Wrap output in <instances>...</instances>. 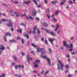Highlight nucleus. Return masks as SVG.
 I'll return each instance as SVG.
<instances>
[{"mask_svg": "<svg viewBox=\"0 0 77 77\" xmlns=\"http://www.w3.org/2000/svg\"><path fill=\"white\" fill-rule=\"evenodd\" d=\"M36 49L37 51H41L42 54L45 53V52L44 51V48H40V47H38L36 48Z\"/></svg>", "mask_w": 77, "mask_h": 77, "instance_id": "1", "label": "nucleus"}, {"mask_svg": "<svg viewBox=\"0 0 77 77\" xmlns=\"http://www.w3.org/2000/svg\"><path fill=\"white\" fill-rule=\"evenodd\" d=\"M63 45L65 47H67V48H72L73 46L72 45V44H70V46H69L67 45L66 44V42L65 41H63Z\"/></svg>", "mask_w": 77, "mask_h": 77, "instance_id": "2", "label": "nucleus"}, {"mask_svg": "<svg viewBox=\"0 0 77 77\" xmlns=\"http://www.w3.org/2000/svg\"><path fill=\"white\" fill-rule=\"evenodd\" d=\"M42 57L43 58H44V59H47V61L48 63V65H49V66H50V65H51V62H50V59L48 57H47V56H42Z\"/></svg>", "mask_w": 77, "mask_h": 77, "instance_id": "3", "label": "nucleus"}, {"mask_svg": "<svg viewBox=\"0 0 77 77\" xmlns=\"http://www.w3.org/2000/svg\"><path fill=\"white\" fill-rule=\"evenodd\" d=\"M8 21L9 22V23H7L6 24V25L8 27H12L13 26V23L11 21V20H9Z\"/></svg>", "mask_w": 77, "mask_h": 77, "instance_id": "4", "label": "nucleus"}, {"mask_svg": "<svg viewBox=\"0 0 77 77\" xmlns=\"http://www.w3.org/2000/svg\"><path fill=\"white\" fill-rule=\"evenodd\" d=\"M26 58L27 59V61L29 62V64H30V60H31L32 61V58H30V56L29 55H28L26 56Z\"/></svg>", "mask_w": 77, "mask_h": 77, "instance_id": "5", "label": "nucleus"}, {"mask_svg": "<svg viewBox=\"0 0 77 77\" xmlns=\"http://www.w3.org/2000/svg\"><path fill=\"white\" fill-rule=\"evenodd\" d=\"M26 19L27 20H31L32 21L34 20V18L32 17L31 16H29L28 17L27 16H26Z\"/></svg>", "mask_w": 77, "mask_h": 77, "instance_id": "6", "label": "nucleus"}, {"mask_svg": "<svg viewBox=\"0 0 77 77\" xmlns=\"http://www.w3.org/2000/svg\"><path fill=\"white\" fill-rule=\"evenodd\" d=\"M37 30V26H35L33 28V30L32 31L33 34H36V30Z\"/></svg>", "mask_w": 77, "mask_h": 77, "instance_id": "7", "label": "nucleus"}, {"mask_svg": "<svg viewBox=\"0 0 77 77\" xmlns=\"http://www.w3.org/2000/svg\"><path fill=\"white\" fill-rule=\"evenodd\" d=\"M58 62H59V63L60 65L61 68V71H63V66L64 65L63 64L61 63L60 61L59 60H58Z\"/></svg>", "mask_w": 77, "mask_h": 77, "instance_id": "8", "label": "nucleus"}, {"mask_svg": "<svg viewBox=\"0 0 77 77\" xmlns=\"http://www.w3.org/2000/svg\"><path fill=\"white\" fill-rule=\"evenodd\" d=\"M31 12L32 13L33 15L34 16H36V11L35 10H34L32 11H31Z\"/></svg>", "mask_w": 77, "mask_h": 77, "instance_id": "9", "label": "nucleus"}, {"mask_svg": "<svg viewBox=\"0 0 77 77\" xmlns=\"http://www.w3.org/2000/svg\"><path fill=\"white\" fill-rule=\"evenodd\" d=\"M0 50H5V46L3 45H0Z\"/></svg>", "mask_w": 77, "mask_h": 77, "instance_id": "10", "label": "nucleus"}, {"mask_svg": "<svg viewBox=\"0 0 77 77\" xmlns=\"http://www.w3.org/2000/svg\"><path fill=\"white\" fill-rule=\"evenodd\" d=\"M15 69H17V68H21V66L20 65H16L15 66Z\"/></svg>", "mask_w": 77, "mask_h": 77, "instance_id": "11", "label": "nucleus"}, {"mask_svg": "<svg viewBox=\"0 0 77 77\" xmlns=\"http://www.w3.org/2000/svg\"><path fill=\"white\" fill-rule=\"evenodd\" d=\"M9 42H17V40L14 39L10 40Z\"/></svg>", "mask_w": 77, "mask_h": 77, "instance_id": "12", "label": "nucleus"}, {"mask_svg": "<svg viewBox=\"0 0 77 77\" xmlns=\"http://www.w3.org/2000/svg\"><path fill=\"white\" fill-rule=\"evenodd\" d=\"M48 39H49V41L50 42H53V41H54V40H56V39L55 38H52V39H51L50 38H49Z\"/></svg>", "mask_w": 77, "mask_h": 77, "instance_id": "13", "label": "nucleus"}, {"mask_svg": "<svg viewBox=\"0 0 77 77\" xmlns=\"http://www.w3.org/2000/svg\"><path fill=\"white\" fill-rule=\"evenodd\" d=\"M40 62V61L39 60H37L35 62L33 63H35V64H37V63H39Z\"/></svg>", "mask_w": 77, "mask_h": 77, "instance_id": "14", "label": "nucleus"}, {"mask_svg": "<svg viewBox=\"0 0 77 77\" xmlns=\"http://www.w3.org/2000/svg\"><path fill=\"white\" fill-rule=\"evenodd\" d=\"M11 36V34L10 33H7L5 34V36Z\"/></svg>", "mask_w": 77, "mask_h": 77, "instance_id": "15", "label": "nucleus"}, {"mask_svg": "<svg viewBox=\"0 0 77 77\" xmlns=\"http://www.w3.org/2000/svg\"><path fill=\"white\" fill-rule=\"evenodd\" d=\"M43 25L45 27H47L48 26V24L46 22H44L43 23Z\"/></svg>", "mask_w": 77, "mask_h": 77, "instance_id": "16", "label": "nucleus"}, {"mask_svg": "<svg viewBox=\"0 0 77 77\" xmlns=\"http://www.w3.org/2000/svg\"><path fill=\"white\" fill-rule=\"evenodd\" d=\"M30 3V1H29L28 2H26V1H25L24 2V3L25 4V5H29V3Z\"/></svg>", "mask_w": 77, "mask_h": 77, "instance_id": "17", "label": "nucleus"}, {"mask_svg": "<svg viewBox=\"0 0 77 77\" xmlns=\"http://www.w3.org/2000/svg\"><path fill=\"white\" fill-rule=\"evenodd\" d=\"M51 3L52 5H55L57 3V1H52L51 2Z\"/></svg>", "mask_w": 77, "mask_h": 77, "instance_id": "18", "label": "nucleus"}, {"mask_svg": "<svg viewBox=\"0 0 77 77\" xmlns=\"http://www.w3.org/2000/svg\"><path fill=\"white\" fill-rule=\"evenodd\" d=\"M13 58L15 60V61H17V57L15 56L13 57Z\"/></svg>", "mask_w": 77, "mask_h": 77, "instance_id": "19", "label": "nucleus"}, {"mask_svg": "<svg viewBox=\"0 0 77 77\" xmlns=\"http://www.w3.org/2000/svg\"><path fill=\"white\" fill-rule=\"evenodd\" d=\"M50 34L52 35V36H56V35L53 32H50Z\"/></svg>", "mask_w": 77, "mask_h": 77, "instance_id": "20", "label": "nucleus"}, {"mask_svg": "<svg viewBox=\"0 0 77 77\" xmlns=\"http://www.w3.org/2000/svg\"><path fill=\"white\" fill-rule=\"evenodd\" d=\"M14 14H15L17 17H18L19 16H20V15L18 14H17V12H14Z\"/></svg>", "mask_w": 77, "mask_h": 77, "instance_id": "21", "label": "nucleus"}, {"mask_svg": "<svg viewBox=\"0 0 77 77\" xmlns=\"http://www.w3.org/2000/svg\"><path fill=\"white\" fill-rule=\"evenodd\" d=\"M20 25L21 26H24L25 27H26V25H25V24L24 23H21L20 24Z\"/></svg>", "mask_w": 77, "mask_h": 77, "instance_id": "22", "label": "nucleus"}, {"mask_svg": "<svg viewBox=\"0 0 77 77\" xmlns=\"http://www.w3.org/2000/svg\"><path fill=\"white\" fill-rule=\"evenodd\" d=\"M49 72V71L47 70L45 72V75H46L47 74H48Z\"/></svg>", "mask_w": 77, "mask_h": 77, "instance_id": "23", "label": "nucleus"}, {"mask_svg": "<svg viewBox=\"0 0 77 77\" xmlns=\"http://www.w3.org/2000/svg\"><path fill=\"white\" fill-rule=\"evenodd\" d=\"M57 65L58 69L60 70V67L59 65V64H57Z\"/></svg>", "mask_w": 77, "mask_h": 77, "instance_id": "24", "label": "nucleus"}, {"mask_svg": "<svg viewBox=\"0 0 77 77\" xmlns=\"http://www.w3.org/2000/svg\"><path fill=\"white\" fill-rule=\"evenodd\" d=\"M33 2H34L35 4L36 5H38V3L36 1H35V0H33Z\"/></svg>", "mask_w": 77, "mask_h": 77, "instance_id": "25", "label": "nucleus"}, {"mask_svg": "<svg viewBox=\"0 0 77 77\" xmlns=\"http://www.w3.org/2000/svg\"><path fill=\"white\" fill-rule=\"evenodd\" d=\"M14 76H15L16 77H21V75H18L17 74H14Z\"/></svg>", "mask_w": 77, "mask_h": 77, "instance_id": "26", "label": "nucleus"}, {"mask_svg": "<svg viewBox=\"0 0 77 77\" xmlns=\"http://www.w3.org/2000/svg\"><path fill=\"white\" fill-rule=\"evenodd\" d=\"M48 50L49 52L50 53H51V51H52V50H51V48H49Z\"/></svg>", "mask_w": 77, "mask_h": 77, "instance_id": "27", "label": "nucleus"}, {"mask_svg": "<svg viewBox=\"0 0 77 77\" xmlns=\"http://www.w3.org/2000/svg\"><path fill=\"white\" fill-rule=\"evenodd\" d=\"M45 31H46V32L47 33H50V32L48 31V30H47V29H45Z\"/></svg>", "mask_w": 77, "mask_h": 77, "instance_id": "28", "label": "nucleus"}, {"mask_svg": "<svg viewBox=\"0 0 77 77\" xmlns=\"http://www.w3.org/2000/svg\"><path fill=\"white\" fill-rule=\"evenodd\" d=\"M59 12L58 11H56L55 12V15H58V14H59Z\"/></svg>", "mask_w": 77, "mask_h": 77, "instance_id": "29", "label": "nucleus"}, {"mask_svg": "<svg viewBox=\"0 0 77 77\" xmlns=\"http://www.w3.org/2000/svg\"><path fill=\"white\" fill-rule=\"evenodd\" d=\"M65 67L66 68V69H68L69 68V66H68V65H66V66H65Z\"/></svg>", "mask_w": 77, "mask_h": 77, "instance_id": "30", "label": "nucleus"}, {"mask_svg": "<svg viewBox=\"0 0 77 77\" xmlns=\"http://www.w3.org/2000/svg\"><path fill=\"white\" fill-rule=\"evenodd\" d=\"M31 45H32V46H33V47H36V46L35 45L34 43H32L31 44Z\"/></svg>", "mask_w": 77, "mask_h": 77, "instance_id": "31", "label": "nucleus"}, {"mask_svg": "<svg viewBox=\"0 0 77 77\" xmlns=\"http://www.w3.org/2000/svg\"><path fill=\"white\" fill-rule=\"evenodd\" d=\"M35 20L36 21H39V18L37 17H35Z\"/></svg>", "mask_w": 77, "mask_h": 77, "instance_id": "32", "label": "nucleus"}, {"mask_svg": "<svg viewBox=\"0 0 77 77\" xmlns=\"http://www.w3.org/2000/svg\"><path fill=\"white\" fill-rule=\"evenodd\" d=\"M2 75H0V77H4L5 76V74L3 73Z\"/></svg>", "mask_w": 77, "mask_h": 77, "instance_id": "33", "label": "nucleus"}, {"mask_svg": "<svg viewBox=\"0 0 77 77\" xmlns=\"http://www.w3.org/2000/svg\"><path fill=\"white\" fill-rule=\"evenodd\" d=\"M69 3L70 5H72V3H73V2L71 1H70L69 2Z\"/></svg>", "mask_w": 77, "mask_h": 77, "instance_id": "34", "label": "nucleus"}, {"mask_svg": "<svg viewBox=\"0 0 77 77\" xmlns=\"http://www.w3.org/2000/svg\"><path fill=\"white\" fill-rule=\"evenodd\" d=\"M38 66V64H35L34 65V67L35 68H37Z\"/></svg>", "mask_w": 77, "mask_h": 77, "instance_id": "35", "label": "nucleus"}, {"mask_svg": "<svg viewBox=\"0 0 77 77\" xmlns=\"http://www.w3.org/2000/svg\"><path fill=\"white\" fill-rule=\"evenodd\" d=\"M53 20L54 22H56V21H57L56 19L55 18H53Z\"/></svg>", "mask_w": 77, "mask_h": 77, "instance_id": "36", "label": "nucleus"}, {"mask_svg": "<svg viewBox=\"0 0 77 77\" xmlns=\"http://www.w3.org/2000/svg\"><path fill=\"white\" fill-rule=\"evenodd\" d=\"M2 21H3L4 22H5V21H8V20H5L4 19H2Z\"/></svg>", "mask_w": 77, "mask_h": 77, "instance_id": "37", "label": "nucleus"}, {"mask_svg": "<svg viewBox=\"0 0 77 77\" xmlns=\"http://www.w3.org/2000/svg\"><path fill=\"white\" fill-rule=\"evenodd\" d=\"M17 32H20V33H22V30H21V29L19 30H17Z\"/></svg>", "mask_w": 77, "mask_h": 77, "instance_id": "38", "label": "nucleus"}, {"mask_svg": "<svg viewBox=\"0 0 77 77\" xmlns=\"http://www.w3.org/2000/svg\"><path fill=\"white\" fill-rule=\"evenodd\" d=\"M21 54H22V56H25V54L24 52H21Z\"/></svg>", "mask_w": 77, "mask_h": 77, "instance_id": "39", "label": "nucleus"}, {"mask_svg": "<svg viewBox=\"0 0 77 77\" xmlns=\"http://www.w3.org/2000/svg\"><path fill=\"white\" fill-rule=\"evenodd\" d=\"M13 3H14V4H18V2L15 1V2H13Z\"/></svg>", "mask_w": 77, "mask_h": 77, "instance_id": "40", "label": "nucleus"}, {"mask_svg": "<svg viewBox=\"0 0 77 77\" xmlns=\"http://www.w3.org/2000/svg\"><path fill=\"white\" fill-rule=\"evenodd\" d=\"M47 16L48 19H50V16L49 15L47 14Z\"/></svg>", "mask_w": 77, "mask_h": 77, "instance_id": "41", "label": "nucleus"}, {"mask_svg": "<svg viewBox=\"0 0 77 77\" xmlns=\"http://www.w3.org/2000/svg\"><path fill=\"white\" fill-rule=\"evenodd\" d=\"M37 33L38 34H40V31L38 29H37Z\"/></svg>", "mask_w": 77, "mask_h": 77, "instance_id": "42", "label": "nucleus"}, {"mask_svg": "<svg viewBox=\"0 0 77 77\" xmlns=\"http://www.w3.org/2000/svg\"><path fill=\"white\" fill-rule=\"evenodd\" d=\"M4 39L5 41H7V40H6V38L5 37V36L4 37Z\"/></svg>", "mask_w": 77, "mask_h": 77, "instance_id": "43", "label": "nucleus"}, {"mask_svg": "<svg viewBox=\"0 0 77 77\" xmlns=\"http://www.w3.org/2000/svg\"><path fill=\"white\" fill-rule=\"evenodd\" d=\"M45 42L46 44L47 45V44H48V42H47V40L46 39L45 40Z\"/></svg>", "mask_w": 77, "mask_h": 77, "instance_id": "44", "label": "nucleus"}, {"mask_svg": "<svg viewBox=\"0 0 77 77\" xmlns=\"http://www.w3.org/2000/svg\"><path fill=\"white\" fill-rule=\"evenodd\" d=\"M31 53L32 54H35V53L33 51H31Z\"/></svg>", "mask_w": 77, "mask_h": 77, "instance_id": "45", "label": "nucleus"}, {"mask_svg": "<svg viewBox=\"0 0 77 77\" xmlns=\"http://www.w3.org/2000/svg\"><path fill=\"white\" fill-rule=\"evenodd\" d=\"M59 25H58V24H57L56 28L57 29H58V28H59Z\"/></svg>", "mask_w": 77, "mask_h": 77, "instance_id": "46", "label": "nucleus"}, {"mask_svg": "<svg viewBox=\"0 0 77 77\" xmlns=\"http://www.w3.org/2000/svg\"><path fill=\"white\" fill-rule=\"evenodd\" d=\"M63 2H61L60 3V5H61V6H62V5H63Z\"/></svg>", "mask_w": 77, "mask_h": 77, "instance_id": "47", "label": "nucleus"}, {"mask_svg": "<svg viewBox=\"0 0 77 77\" xmlns=\"http://www.w3.org/2000/svg\"><path fill=\"white\" fill-rule=\"evenodd\" d=\"M46 11L47 12H50V10L49 9H48L46 10Z\"/></svg>", "mask_w": 77, "mask_h": 77, "instance_id": "48", "label": "nucleus"}, {"mask_svg": "<svg viewBox=\"0 0 77 77\" xmlns=\"http://www.w3.org/2000/svg\"><path fill=\"white\" fill-rule=\"evenodd\" d=\"M3 5L4 6H5V7L7 6V5H6V4H3Z\"/></svg>", "mask_w": 77, "mask_h": 77, "instance_id": "49", "label": "nucleus"}, {"mask_svg": "<svg viewBox=\"0 0 77 77\" xmlns=\"http://www.w3.org/2000/svg\"><path fill=\"white\" fill-rule=\"evenodd\" d=\"M26 38L27 39H29V36L28 35H27L26 36Z\"/></svg>", "mask_w": 77, "mask_h": 77, "instance_id": "50", "label": "nucleus"}, {"mask_svg": "<svg viewBox=\"0 0 77 77\" xmlns=\"http://www.w3.org/2000/svg\"><path fill=\"white\" fill-rule=\"evenodd\" d=\"M44 38H41V41L43 42V41H44Z\"/></svg>", "mask_w": 77, "mask_h": 77, "instance_id": "51", "label": "nucleus"}, {"mask_svg": "<svg viewBox=\"0 0 77 77\" xmlns=\"http://www.w3.org/2000/svg\"><path fill=\"white\" fill-rule=\"evenodd\" d=\"M19 39H20V37H17V40H19Z\"/></svg>", "mask_w": 77, "mask_h": 77, "instance_id": "52", "label": "nucleus"}, {"mask_svg": "<svg viewBox=\"0 0 77 77\" xmlns=\"http://www.w3.org/2000/svg\"><path fill=\"white\" fill-rule=\"evenodd\" d=\"M27 35H26V34H23V35L24 36V37H26V36H27Z\"/></svg>", "mask_w": 77, "mask_h": 77, "instance_id": "53", "label": "nucleus"}, {"mask_svg": "<svg viewBox=\"0 0 77 77\" xmlns=\"http://www.w3.org/2000/svg\"><path fill=\"white\" fill-rule=\"evenodd\" d=\"M69 51H71V52L72 51V49H69Z\"/></svg>", "mask_w": 77, "mask_h": 77, "instance_id": "54", "label": "nucleus"}, {"mask_svg": "<svg viewBox=\"0 0 77 77\" xmlns=\"http://www.w3.org/2000/svg\"><path fill=\"white\" fill-rule=\"evenodd\" d=\"M73 39H74V37H72L70 38L71 40H73Z\"/></svg>", "mask_w": 77, "mask_h": 77, "instance_id": "55", "label": "nucleus"}, {"mask_svg": "<svg viewBox=\"0 0 77 77\" xmlns=\"http://www.w3.org/2000/svg\"><path fill=\"white\" fill-rule=\"evenodd\" d=\"M11 65H15V63H11Z\"/></svg>", "mask_w": 77, "mask_h": 77, "instance_id": "56", "label": "nucleus"}, {"mask_svg": "<svg viewBox=\"0 0 77 77\" xmlns=\"http://www.w3.org/2000/svg\"><path fill=\"white\" fill-rule=\"evenodd\" d=\"M21 42L22 43V44H24V40H21Z\"/></svg>", "mask_w": 77, "mask_h": 77, "instance_id": "57", "label": "nucleus"}, {"mask_svg": "<svg viewBox=\"0 0 77 77\" xmlns=\"http://www.w3.org/2000/svg\"><path fill=\"white\" fill-rule=\"evenodd\" d=\"M68 69H66V71H65V73H67L68 72V70H67Z\"/></svg>", "mask_w": 77, "mask_h": 77, "instance_id": "58", "label": "nucleus"}, {"mask_svg": "<svg viewBox=\"0 0 77 77\" xmlns=\"http://www.w3.org/2000/svg\"><path fill=\"white\" fill-rule=\"evenodd\" d=\"M45 3L46 4H47V1L46 0H45Z\"/></svg>", "mask_w": 77, "mask_h": 77, "instance_id": "59", "label": "nucleus"}, {"mask_svg": "<svg viewBox=\"0 0 77 77\" xmlns=\"http://www.w3.org/2000/svg\"><path fill=\"white\" fill-rule=\"evenodd\" d=\"M60 49H61V50H63V47H61L60 48Z\"/></svg>", "mask_w": 77, "mask_h": 77, "instance_id": "60", "label": "nucleus"}, {"mask_svg": "<svg viewBox=\"0 0 77 77\" xmlns=\"http://www.w3.org/2000/svg\"><path fill=\"white\" fill-rule=\"evenodd\" d=\"M70 56L69 55H67V57H68V58H69V57H70Z\"/></svg>", "mask_w": 77, "mask_h": 77, "instance_id": "61", "label": "nucleus"}, {"mask_svg": "<svg viewBox=\"0 0 77 77\" xmlns=\"http://www.w3.org/2000/svg\"><path fill=\"white\" fill-rule=\"evenodd\" d=\"M3 21L2 20H0V24H2V21Z\"/></svg>", "mask_w": 77, "mask_h": 77, "instance_id": "62", "label": "nucleus"}, {"mask_svg": "<svg viewBox=\"0 0 77 77\" xmlns=\"http://www.w3.org/2000/svg\"><path fill=\"white\" fill-rule=\"evenodd\" d=\"M66 0H63V3H65V2H66Z\"/></svg>", "mask_w": 77, "mask_h": 77, "instance_id": "63", "label": "nucleus"}, {"mask_svg": "<svg viewBox=\"0 0 77 77\" xmlns=\"http://www.w3.org/2000/svg\"><path fill=\"white\" fill-rule=\"evenodd\" d=\"M37 75H38V76H39V77H41V75L39 74H37Z\"/></svg>", "mask_w": 77, "mask_h": 77, "instance_id": "64", "label": "nucleus"}]
</instances>
